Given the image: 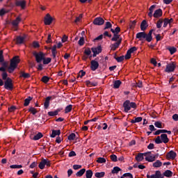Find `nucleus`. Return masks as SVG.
Returning <instances> with one entry per match:
<instances>
[{
	"label": "nucleus",
	"mask_w": 178,
	"mask_h": 178,
	"mask_svg": "<svg viewBox=\"0 0 178 178\" xmlns=\"http://www.w3.org/2000/svg\"><path fill=\"white\" fill-rule=\"evenodd\" d=\"M136 160L138 162H141V161L144 160V153H139L136 156Z\"/></svg>",
	"instance_id": "25"
},
{
	"label": "nucleus",
	"mask_w": 178,
	"mask_h": 178,
	"mask_svg": "<svg viewBox=\"0 0 178 178\" xmlns=\"http://www.w3.org/2000/svg\"><path fill=\"white\" fill-rule=\"evenodd\" d=\"M40 138H42V134H41V132H39L38 134L34 136L33 140L37 141V140H40Z\"/></svg>",
	"instance_id": "36"
},
{
	"label": "nucleus",
	"mask_w": 178,
	"mask_h": 178,
	"mask_svg": "<svg viewBox=\"0 0 178 178\" xmlns=\"http://www.w3.org/2000/svg\"><path fill=\"white\" fill-rule=\"evenodd\" d=\"M161 138L162 143H163L164 144H168V143H169V138H168L167 134H162L161 135Z\"/></svg>",
	"instance_id": "17"
},
{
	"label": "nucleus",
	"mask_w": 178,
	"mask_h": 178,
	"mask_svg": "<svg viewBox=\"0 0 178 178\" xmlns=\"http://www.w3.org/2000/svg\"><path fill=\"white\" fill-rule=\"evenodd\" d=\"M74 138H76V134H71L70 136H68V140L70 141L74 140Z\"/></svg>",
	"instance_id": "53"
},
{
	"label": "nucleus",
	"mask_w": 178,
	"mask_h": 178,
	"mask_svg": "<svg viewBox=\"0 0 178 178\" xmlns=\"http://www.w3.org/2000/svg\"><path fill=\"white\" fill-rule=\"evenodd\" d=\"M136 21L131 22L129 23V29L131 30H134V27H136Z\"/></svg>",
	"instance_id": "47"
},
{
	"label": "nucleus",
	"mask_w": 178,
	"mask_h": 178,
	"mask_svg": "<svg viewBox=\"0 0 178 178\" xmlns=\"http://www.w3.org/2000/svg\"><path fill=\"white\" fill-rule=\"evenodd\" d=\"M163 176H165V177H172V176H173V172L169 170H167L163 172Z\"/></svg>",
	"instance_id": "26"
},
{
	"label": "nucleus",
	"mask_w": 178,
	"mask_h": 178,
	"mask_svg": "<svg viewBox=\"0 0 178 178\" xmlns=\"http://www.w3.org/2000/svg\"><path fill=\"white\" fill-rule=\"evenodd\" d=\"M98 163H105L106 162V159L102 157H99L97 160Z\"/></svg>",
	"instance_id": "45"
},
{
	"label": "nucleus",
	"mask_w": 178,
	"mask_h": 178,
	"mask_svg": "<svg viewBox=\"0 0 178 178\" xmlns=\"http://www.w3.org/2000/svg\"><path fill=\"white\" fill-rule=\"evenodd\" d=\"M81 19H83V14H81L79 15V17H76V19L74 20V22L79 23L81 20Z\"/></svg>",
	"instance_id": "50"
},
{
	"label": "nucleus",
	"mask_w": 178,
	"mask_h": 178,
	"mask_svg": "<svg viewBox=\"0 0 178 178\" xmlns=\"http://www.w3.org/2000/svg\"><path fill=\"white\" fill-rule=\"evenodd\" d=\"M86 178H91L92 177V170H88L86 172Z\"/></svg>",
	"instance_id": "39"
},
{
	"label": "nucleus",
	"mask_w": 178,
	"mask_h": 178,
	"mask_svg": "<svg viewBox=\"0 0 178 178\" xmlns=\"http://www.w3.org/2000/svg\"><path fill=\"white\" fill-rule=\"evenodd\" d=\"M43 65H49V63H51V58H45V57H44L43 58Z\"/></svg>",
	"instance_id": "44"
},
{
	"label": "nucleus",
	"mask_w": 178,
	"mask_h": 178,
	"mask_svg": "<svg viewBox=\"0 0 178 178\" xmlns=\"http://www.w3.org/2000/svg\"><path fill=\"white\" fill-rule=\"evenodd\" d=\"M150 62L152 65H154V66H156V65H158V63L155 58H152Z\"/></svg>",
	"instance_id": "64"
},
{
	"label": "nucleus",
	"mask_w": 178,
	"mask_h": 178,
	"mask_svg": "<svg viewBox=\"0 0 178 178\" xmlns=\"http://www.w3.org/2000/svg\"><path fill=\"white\" fill-rule=\"evenodd\" d=\"M19 63H20V59L19 58V56H16L10 60V64L8 67L7 62H3L2 67L8 69V73H13L16 67H17V65H19Z\"/></svg>",
	"instance_id": "1"
},
{
	"label": "nucleus",
	"mask_w": 178,
	"mask_h": 178,
	"mask_svg": "<svg viewBox=\"0 0 178 178\" xmlns=\"http://www.w3.org/2000/svg\"><path fill=\"white\" fill-rule=\"evenodd\" d=\"M33 99V98H31V97H29L28 98H26L24 100V106H29V104H30V101H31Z\"/></svg>",
	"instance_id": "42"
},
{
	"label": "nucleus",
	"mask_w": 178,
	"mask_h": 178,
	"mask_svg": "<svg viewBox=\"0 0 178 178\" xmlns=\"http://www.w3.org/2000/svg\"><path fill=\"white\" fill-rule=\"evenodd\" d=\"M51 98H52L51 96H49L46 98L44 103V109H48V108H49V101H51Z\"/></svg>",
	"instance_id": "19"
},
{
	"label": "nucleus",
	"mask_w": 178,
	"mask_h": 178,
	"mask_svg": "<svg viewBox=\"0 0 178 178\" xmlns=\"http://www.w3.org/2000/svg\"><path fill=\"white\" fill-rule=\"evenodd\" d=\"M60 111H62V108H57L55 111H49L48 115L49 116H56Z\"/></svg>",
	"instance_id": "23"
},
{
	"label": "nucleus",
	"mask_w": 178,
	"mask_h": 178,
	"mask_svg": "<svg viewBox=\"0 0 178 178\" xmlns=\"http://www.w3.org/2000/svg\"><path fill=\"white\" fill-rule=\"evenodd\" d=\"M29 112H31V113L35 115V113H37V109H35L34 107H31L29 108Z\"/></svg>",
	"instance_id": "60"
},
{
	"label": "nucleus",
	"mask_w": 178,
	"mask_h": 178,
	"mask_svg": "<svg viewBox=\"0 0 178 178\" xmlns=\"http://www.w3.org/2000/svg\"><path fill=\"white\" fill-rule=\"evenodd\" d=\"M147 27H148V24H147L146 20H143L140 24V29L142 31H145L147 30Z\"/></svg>",
	"instance_id": "20"
},
{
	"label": "nucleus",
	"mask_w": 178,
	"mask_h": 178,
	"mask_svg": "<svg viewBox=\"0 0 178 178\" xmlns=\"http://www.w3.org/2000/svg\"><path fill=\"white\" fill-rule=\"evenodd\" d=\"M111 27H112V24H111V22H106V26H105L104 29L107 30V29H111Z\"/></svg>",
	"instance_id": "59"
},
{
	"label": "nucleus",
	"mask_w": 178,
	"mask_h": 178,
	"mask_svg": "<svg viewBox=\"0 0 178 178\" xmlns=\"http://www.w3.org/2000/svg\"><path fill=\"white\" fill-rule=\"evenodd\" d=\"M154 126L156 127H158V129H162V122H156L154 123Z\"/></svg>",
	"instance_id": "54"
},
{
	"label": "nucleus",
	"mask_w": 178,
	"mask_h": 178,
	"mask_svg": "<svg viewBox=\"0 0 178 178\" xmlns=\"http://www.w3.org/2000/svg\"><path fill=\"white\" fill-rule=\"evenodd\" d=\"M60 130L58 129V130H52L51 131V134L50 136V137H51V138H55V137L56 136H60Z\"/></svg>",
	"instance_id": "21"
},
{
	"label": "nucleus",
	"mask_w": 178,
	"mask_h": 178,
	"mask_svg": "<svg viewBox=\"0 0 178 178\" xmlns=\"http://www.w3.org/2000/svg\"><path fill=\"white\" fill-rule=\"evenodd\" d=\"M4 88L6 90H10L12 91L13 90V84L12 83V79L10 78H7L4 83Z\"/></svg>",
	"instance_id": "5"
},
{
	"label": "nucleus",
	"mask_w": 178,
	"mask_h": 178,
	"mask_svg": "<svg viewBox=\"0 0 178 178\" xmlns=\"http://www.w3.org/2000/svg\"><path fill=\"white\" fill-rule=\"evenodd\" d=\"M24 42V37L23 36H18L17 38V44H23Z\"/></svg>",
	"instance_id": "38"
},
{
	"label": "nucleus",
	"mask_w": 178,
	"mask_h": 178,
	"mask_svg": "<svg viewBox=\"0 0 178 178\" xmlns=\"http://www.w3.org/2000/svg\"><path fill=\"white\" fill-rule=\"evenodd\" d=\"M45 165L47 166H51V163H50L49 160L42 159L39 164L40 169H44L45 168Z\"/></svg>",
	"instance_id": "6"
},
{
	"label": "nucleus",
	"mask_w": 178,
	"mask_h": 178,
	"mask_svg": "<svg viewBox=\"0 0 178 178\" xmlns=\"http://www.w3.org/2000/svg\"><path fill=\"white\" fill-rule=\"evenodd\" d=\"M20 22H22V18H20V17H17L15 19L11 22V24L14 29H17V26H19V23H20Z\"/></svg>",
	"instance_id": "14"
},
{
	"label": "nucleus",
	"mask_w": 178,
	"mask_h": 178,
	"mask_svg": "<svg viewBox=\"0 0 178 178\" xmlns=\"http://www.w3.org/2000/svg\"><path fill=\"white\" fill-rule=\"evenodd\" d=\"M16 6H19L21 9H26V2L24 0H18L15 2Z\"/></svg>",
	"instance_id": "10"
},
{
	"label": "nucleus",
	"mask_w": 178,
	"mask_h": 178,
	"mask_svg": "<svg viewBox=\"0 0 178 178\" xmlns=\"http://www.w3.org/2000/svg\"><path fill=\"white\" fill-rule=\"evenodd\" d=\"M33 56H35L36 62L38 63H41V62H42L44 58H45V54H44V53L42 52H39L38 53L37 51H34L33 53Z\"/></svg>",
	"instance_id": "3"
},
{
	"label": "nucleus",
	"mask_w": 178,
	"mask_h": 178,
	"mask_svg": "<svg viewBox=\"0 0 178 178\" xmlns=\"http://www.w3.org/2000/svg\"><path fill=\"white\" fill-rule=\"evenodd\" d=\"M147 34L145 32H139L136 34V38L140 40V41H143V40L146 39L147 41Z\"/></svg>",
	"instance_id": "12"
},
{
	"label": "nucleus",
	"mask_w": 178,
	"mask_h": 178,
	"mask_svg": "<svg viewBox=\"0 0 178 178\" xmlns=\"http://www.w3.org/2000/svg\"><path fill=\"white\" fill-rule=\"evenodd\" d=\"M42 81L44 83H47L49 81V77L47 76H44L42 78Z\"/></svg>",
	"instance_id": "49"
},
{
	"label": "nucleus",
	"mask_w": 178,
	"mask_h": 178,
	"mask_svg": "<svg viewBox=\"0 0 178 178\" xmlns=\"http://www.w3.org/2000/svg\"><path fill=\"white\" fill-rule=\"evenodd\" d=\"M120 84H122V81L117 80L113 82V88H119L120 87Z\"/></svg>",
	"instance_id": "31"
},
{
	"label": "nucleus",
	"mask_w": 178,
	"mask_h": 178,
	"mask_svg": "<svg viewBox=\"0 0 178 178\" xmlns=\"http://www.w3.org/2000/svg\"><path fill=\"white\" fill-rule=\"evenodd\" d=\"M156 7V5H152L149 8V13H148V16L149 17H152V16H154V15H152V13H154V10L155 9V8Z\"/></svg>",
	"instance_id": "24"
},
{
	"label": "nucleus",
	"mask_w": 178,
	"mask_h": 178,
	"mask_svg": "<svg viewBox=\"0 0 178 178\" xmlns=\"http://www.w3.org/2000/svg\"><path fill=\"white\" fill-rule=\"evenodd\" d=\"M175 69H176V63L172 62L166 65L165 72H166V73H172V72H175Z\"/></svg>",
	"instance_id": "4"
},
{
	"label": "nucleus",
	"mask_w": 178,
	"mask_h": 178,
	"mask_svg": "<svg viewBox=\"0 0 178 178\" xmlns=\"http://www.w3.org/2000/svg\"><path fill=\"white\" fill-rule=\"evenodd\" d=\"M84 173H86V168H82L76 172V176H77L78 177H81V176H83Z\"/></svg>",
	"instance_id": "28"
},
{
	"label": "nucleus",
	"mask_w": 178,
	"mask_h": 178,
	"mask_svg": "<svg viewBox=\"0 0 178 178\" xmlns=\"http://www.w3.org/2000/svg\"><path fill=\"white\" fill-rule=\"evenodd\" d=\"M84 54L85 55H87V56H90V55H91V49H90V48L86 49L84 51Z\"/></svg>",
	"instance_id": "52"
},
{
	"label": "nucleus",
	"mask_w": 178,
	"mask_h": 178,
	"mask_svg": "<svg viewBox=\"0 0 178 178\" xmlns=\"http://www.w3.org/2000/svg\"><path fill=\"white\" fill-rule=\"evenodd\" d=\"M10 168L11 169H21L23 166L22 165H11Z\"/></svg>",
	"instance_id": "46"
},
{
	"label": "nucleus",
	"mask_w": 178,
	"mask_h": 178,
	"mask_svg": "<svg viewBox=\"0 0 178 178\" xmlns=\"http://www.w3.org/2000/svg\"><path fill=\"white\" fill-rule=\"evenodd\" d=\"M145 159L147 162H154L156 158H158L159 154H152L151 152L144 153Z\"/></svg>",
	"instance_id": "2"
},
{
	"label": "nucleus",
	"mask_w": 178,
	"mask_h": 178,
	"mask_svg": "<svg viewBox=\"0 0 178 178\" xmlns=\"http://www.w3.org/2000/svg\"><path fill=\"white\" fill-rule=\"evenodd\" d=\"M147 42H151V41H152V30L149 31L148 34H147Z\"/></svg>",
	"instance_id": "29"
},
{
	"label": "nucleus",
	"mask_w": 178,
	"mask_h": 178,
	"mask_svg": "<svg viewBox=\"0 0 178 178\" xmlns=\"http://www.w3.org/2000/svg\"><path fill=\"white\" fill-rule=\"evenodd\" d=\"M117 62H123V60H124V56H121L120 57H117L115 58Z\"/></svg>",
	"instance_id": "58"
},
{
	"label": "nucleus",
	"mask_w": 178,
	"mask_h": 178,
	"mask_svg": "<svg viewBox=\"0 0 178 178\" xmlns=\"http://www.w3.org/2000/svg\"><path fill=\"white\" fill-rule=\"evenodd\" d=\"M86 84L88 86V87H96V86H97L96 82H91L90 81H86Z\"/></svg>",
	"instance_id": "30"
},
{
	"label": "nucleus",
	"mask_w": 178,
	"mask_h": 178,
	"mask_svg": "<svg viewBox=\"0 0 178 178\" xmlns=\"http://www.w3.org/2000/svg\"><path fill=\"white\" fill-rule=\"evenodd\" d=\"M123 106L124 108V112L127 113V112H129V111L131 109V107L130 106V101L127 100L126 102H124Z\"/></svg>",
	"instance_id": "16"
},
{
	"label": "nucleus",
	"mask_w": 178,
	"mask_h": 178,
	"mask_svg": "<svg viewBox=\"0 0 178 178\" xmlns=\"http://www.w3.org/2000/svg\"><path fill=\"white\" fill-rule=\"evenodd\" d=\"M20 77H24V79H29V77H30V74L22 72L20 75Z\"/></svg>",
	"instance_id": "51"
},
{
	"label": "nucleus",
	"mask_w": 178,
	"mask_h": 178,
	"mask_svg": "<svg viewBox=\"0 0 178 178\" xmlns=\"http://www.w3.org/2000/svg\"><path fill=\"white\" fill-rule=\"evenodd\" d=\"M98 67H99V63H98V61H97L95 60H91V62H90L91 70H92V72H95V70H97V69H98Z\"/></svg>",
	"instance_id": "7"
},
{
	"label": "nucleus",
	"mask_w": 178,
	"mask_h": 178,
	"mask_svg": "<svg viewBox=\"0 0 178 178\" xmlns=\"http://www.w3.org/2000/svg\"><path fill=\"white\" fill-rule=\"evenodd\" d=\"M166 157L168 159H175V158H176V152L170 151L167 154Z\"/></svg>",
	"instance_id": "18"
},
{
	"label": "nucleus",
	"mask_w": 178,
	"mask_h": 178,
	"mask_svg": "<svg viewBox=\"0 0 178 178\" xmlns=\"http://www.w3.org/2000/svg\"><path fill=\"white\" fill-rule=\"evenodd\" d=\"M173 22V19L165 18L163 21V27H166L168 24H170Z\"/></svg>",
	"instance_id": "27"
},
{
	"label": "nucleus",
	"mask_w": 178,
	"mask_h": 178,
	"mask_svg": "<svg viewBox=\"0 0 178 178\" xmlns=\"http://www.w3.org/2000/svg\"><path fill=\"white\" fill-rule=\"evenodd\" d=\"M167 49L169 50L170 54L171 55H173V54H175L177 51V49H176V47H170L167 48Z\"/></svg>",
	"instance_id": "32"
},
{
	"label": "nucleus",
	"mask_w": 178,
	"mask_h": 178,
	"mask_svg": "<svg viewBox=\"0 0 178 178\" xmlns=\"http://www.w3.org/2000/svg\"><path fill=\"white\" fill-rule=\"evenodd\" d=\"M52 20L53 19L52 17H51V15L47 14L44 17V24H46V26H49V24L52 23Z\"/></svg>",
	"instance_id": "11"
},
{
	"label": "nucleus",
	"mask_w": 178,
	"mask_h": 178,
	"mask_svg": "<svg viewBox=\"0 0 178 178\" xmlns=\"http://www.w3.org/2000/svg\"><path fill=\"white\" fill-rule=\"evenodd\" d=\"M51 52H52V55H53V58H56V45H54L52 48H51Z\"/></svg>",
	"instance_id": "41"
},
{
	"label": "nucleus",
	"mask_w": 178,
	"mask_h": 178,
	"mask_svg": "<svg viewBox=\"0 0 178 178\" xmlns=\"http://www.w3.org/2000/svg\"><path fill=\"white\" fill-rule=\"evenodd\" d=\"M163 24V21L162 19H159L156 23L157 29H161L162 27V24Z\"/></svg>",
	"instance_id": "48"
},
{
	"label": "nucleus",
	"mask_w": 178,
	"mask_h": 178,
	"mask_svg": "<svg viewBox=\"0 0 178 178\" xmlns=\"http://www.w3.org/2000/svg\"><path fill=\"white\" fill-rule=\"evenodd\" d=\"M122 43V40H118V42H115L114 44H112L110 47L111 48L112 51H116L117 48L119 47L120 44Z\"/></svg>",
	"instance_id": "15"
},
{
	"label": "nucleus",
	"mask_w": 178,
	"mask_h": 178,
	"mask_svg": "<svg viewBox=\"0 0 178 178\" xmlns=\"http://www.w3.org/2000/svg\"><path fill=\"white\" fill-rule=\"evenodd\" d=\"M104 23H105V20H104L102 17H96L93 21L95 26H102Z\"/></svg>",
	"instance_id": "8"
},
{
	"label": "nucleus",
	"mask_w": 178,
	"mask_h": 178,
	"mask_svg": "<svg viewBox=\"0 0 178 178\" xmlns=\"http://www.w3.org/2000/svg\"><path fill=\"white\" fill-rule=\"evenodd\" d=\"M73 108V106L72 104H70L65 107V113H69V112H72V109Z\"/></svg>",
	"instance_id": "43"
},
{
	"label": "nucleus",
	"mask_w": 178,
	"mask_h": 178,
	"mask_svg": "<svg viewBox=\"0 0 178 178\" xmlns=\"http://www.w3.org/2000/svg\"><path fill=\"white\" fill-rule=\"evenodd\" d=\"M156 144H162V139L161 138L160 136H157L156 140H155Z\"/></svg>",
	"instance_id": "55"
},
{
	"label": "nucleus",
	"mask_w": 178,
	"mask_h": 178,
	"mask_svg": "<svg viewBox=\"0 0 178 178\" xmlns=\"http://www.w3.org/2000/svg\"><path fill=\"white\" fill-rule=\"evenodd\" d=\"M95 177H97V178L104 177V176H105V172H96L95 174Z\"/></svg>",
	"instance_id": "40"
},
{
	"label": "nucleus",
	"mask_w": 178,
	"mask_h": 178,
	"mask_svg": "<svg viewBox=\"0 0 178 178\" xmlns=\"http://www.w3.org/2000/svg\"><path fill=\"white\" fill-rule=\"evenodd\" d=\"M136 51H137V47H133L128 50V51L130 52L131 54L136 52Z\"/></svg>",
	"instance_id": "63"
},
{
	"label": "nucleus",
	"mask_w": 178,
	"mask_h": 178,
	"mask_svg": "<svg viewBox=\"0 0 178 178\" xmlns=\"http://www.w3.org/2000/svg\"><path fill=\"white\" fill-rule=\"evenodd\" d=\"M3 51H0V63H3Z\"/></svg>",
	"instance_id": "61"
},
{
	"label": "nucleus",
	"mask_w": 178,
	"mask_h": 178,
	"mask_svg": "<svg viewBox=\"0 0 178 178\" xmlns=\"http://www.w3.org/2000/svg\"><path fill=\"white\" fill-rule=\"evenodd\" d=\"M79 45H80L81 47L82 45H84V38H81L80 40L78 42Z\"/></svg>",
	"instance_id": "62"
},
{
	"label": "nucleus",
	"mask_w": 178,
	"mask_h": 178,
	"mask_svg": "<svg viewBox=\"0 0 178 178\" xmlns=\"http://www.w3.org/2000/svg\"><path fill=\"white\" fill-rule=\"evenodd\" d=\"M154 17L158 18V17H161V16H162V10L161 8L155 10L154 15H153Z\"/></svg>",
	"instance_id": "22"
},
{
	"label": "nucleus",
	"mask_w": 178,
	"mask_h": 178,
	"mask_svg": "<svg viewBox=\"0 0 178 178\" xmlns=\"http://www.w3.org/2000/svg\"><path fill=\"white\" fill-rule=\"evenodd\" d=\"M153 166L154 168H161V166H162V162H161L159 160H157L153 163Z\"/></svg>",
	"instance_id": "33"
},
{
	"label": "nucleus",
	"mask_w": 178,
	"mask_h": 178,
	"mask_svg": "<svg viewBox=\"0 0 178 178\" xmlns=\"http://www.w3.org/2000/svg\"><path fill=\"white\" fill-rule=\"evenodd\" d=\"M119 40H122V38H120V35H118L117 33H115L113 35V37L111 38V41H119Z\"/></svg>",
	"instance_id": "34"
},
{
	"label": "nucleus",
	"mask_w": 178,
	"mask_h": 178,
	"mask_svg": "<svg viewBox=\"0 0 178 178\" xmlns=\"http://www.w3.org/2000/svg\"><path fill=\"white\" fill-rule=\"evenodd\" d=\"M122 170V169H120V168L116 166V167H114L113 169L112 170V173L113 175H115V174H118L119 173V172H120Z\"/></svg>",
	"instance_id": "37"
},
{
	"label": "nucleus",
	"mask_w": 178,
	"mask_h": 178,
	"mask_svg": "<svg viewBox=\"0 0 178 178\" xmlns=\"http://www.w3.org/2000/svg\"><path fill=\"white\" fill-rule=\"evenodd\" d=\"M92 51L93 52V56L95 57V56H97V55H98L99 54H101V52H102V49L101 48L100 46H99L97 47H92Z\"/></svg>",
	"instance_id": "13"
},
{
	"label": "nucleus",
	"mask_w": 178,
	"mask_h": 178,
	"mask_svg": "<svg viewBox=\"0 0 178 178\" xmlns=\"http://www.w3.org/2000/svg\"><path fill=\"white\" fill-rule=\"evenodd\" d=\"M124 177L133 178V175L130 172L124 173L122 175Z\"/></svg>",
	"instance_id": "57"
},
{
	"label": "nucleus",
	"mask_w": 178,
	"mask_h": 178,
	"mask_svg": "<svg viewBox=\"0 0 178 178\" xmlns=\"http://www.w3.org/2000/svg\"><path fill=\"white\" fill-rule=\"evenodd\" d=\"M147 178H163V175H162V173H161V171L157 170L155 172V174L149 175H147Z\"/></svg>",
	"instance_id": "9"
},
{
	"label": "nucleus",
	"mask_w": 178,
	"mask_h": 178,
	"mask_svg": "<svg viewBox=\"0 0 178 178\" xmlns=\"http://www.w3.org/2000/svg\"><path fill=\"white\" fill-rule=\"evenodd\" d=\"M143 121V118L141 117H138V118H135L134 120H131V123H140V122Z\"/></svg>",
	"instance_id": "35"
},
{
	"label": "nucleus",
	"mask_w": 178,
	"mask_h": 178,
	"mask_svg": "<svg viewBox=\"0 0 178 178\" xmlns=\"http://www.w3.org/2000/svg\"><path fill=\"white\" fill-rule=\"evenodd\" d=\"M111 159L113 161V162H118V156H116L115 154H112L111 156Z\"/></svg>",
	"instance_id": "56"
}]
</instances>
